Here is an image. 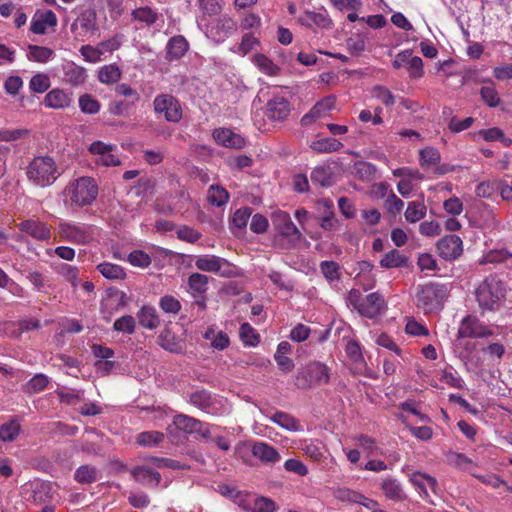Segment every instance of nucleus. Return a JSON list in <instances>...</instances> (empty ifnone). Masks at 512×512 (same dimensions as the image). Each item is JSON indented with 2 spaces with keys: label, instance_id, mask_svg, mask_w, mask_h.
Wrapping results in <instances>:
<instances>
[{
  "label": "nucleus",
  "instance_id": "41",
  "mask_svg": "<svg viewBox=\"0 0 512 512\" xmlns=\"http://www.w3.org/2000/svg\"><path fill=\"white\" fill-rule=\"evenodd\" d=\"M120 77L121 71L118 66L114 64L105 65L98 72V79L104 84L116 83Z\"/></svg>",
  "mask_w": 512,
  "mask_h": 512
},
{
  "label": "nucleus",
  "instance_id": "31",
  "mask_svg": "<svg viewBox=\"0 0 512 512\" xmlns=\"http://www.w3.org/2000/svg\"><path fill=\"white\" fill-rule=\"evenodd\" d=\"M427 207L423 200L411 201L408 203L405 211V219L409 223H416L426 215Z\"/></svg>",
  "mask_w": 512,
  "mask_h": 512
},
{
  "label": "nucleus",
  "instance_id": "20",
  "mask_svg": "<svg viewBox=\"0 0 512 512\" xmlns=\"http://www.w3.org/2000/svg\"><path fill=\"white\" fill-rule=\"evenodd\" d=\"M385 305L384 297L380 293H371L364 298L359 314L369 319L375 318L385 308Z\"/></svg>",
  "mask_w": 512,
  "mask_h": 512
},
{
  "label": "nucleus",
  "instance_id": "61",
  "mask_svg": "<svg viewBox=\"0 0 512 512\" xmlns=\"http://www.w3.org/2000/svg\"><path fill=\"white\" fill-rule=\"evenodd\" d=\"M372 94L373 97L380 100L387 107L392 106L395 103L394 95L388 88L384 86H375L372 90Z\"/></svg>",
  "mask_w": 512,
  "mask_h": 512
},
{
  "label": "nucleus",
  "instance_id": "15",
  "mask_svg": "<svg viewBox=\"0 0 512 512\" xmlns=\"http://www.w3.org/2000/svg\"><path fill=\"white\" fill-rule=\"evenodd\" d=\"M22 493L27 501L42 504L52 497V487L48 482L33 481L23 485Z\"/></svg>",
  "mask_w": 512,
  "mask_h": 512
},
{
  "label": "nucleus",
  "instance_id": "6",
  "mask_svg": "<svg viewBox=\"0 0 512 512\" xmlns=\"http://www.w3.org/2000/svg\"><path fill=\"white\" fill-rule=\"evenodd\" d=\"M71 205L84 207L91 205L98 195V186L91 177H80L71 182L65 189Z\"/></svg>",
  "mask_w": 512,
  "mask_h": 512
},
{
  "label": "nucleus",
  "instance_id": "4",
  "mask_svg": "<svg viewBox=\"0 0 512 512\" xmlns=\"http://www.w3.org/2000/svg\"><path fill=\"white\" fill-rule=\"evenodd\" d=\"M155 468H169L173 470L185 469L186 465L169 458L152 457L148 464L139 465L131 470L135 481L147 487H157L161 481V475Z\"/></svg>",
  "mask_w": 512,
  "mask_h": 512
},
{
  "label": "nucleus",
  "instance_id": "53",
  "mask_svg": "<svg viewBox=\"0 0 512 512\" xmlns=\"http://www.w3.org/2000/svg\"><path fill=\"white\" fill-rule=\"evenodd\" d=\"M159 307L168 314H177L181 310V303L172 295L162 296L159 300Z\"/></svg>",
  "mask_w": 512,
  "mask_h": 512
},
{
  "label": "nucleus",
  "instance_id": "26",
  "mask_svg": "<svg viewBox=\"0 0 512 512\" xmlns=\"http://www.w3.org/2000/svg\"><path fill=\"white\" fill-rule=\"evenodd\" d=\"M139 324L148 330H154L160 325V318L153 306L145 305L137 313Z\"/></svg>",
  "mask_w": 512,
  "mask_h": 512
},
{
  "label": "nucleus",
  "instance_id": "64",
  "mask_svg": "<svg viewBox=\"0 0 512 512\" xmlns=\"http://www.w3.org/2000/svg\"><path fill=\"white\" fill-rule=\"evenodd\" d=\"M335 106V100L332 97H327L317 102L312 108V111H315L316 116L319 118L326 115L329 111H331Z\"/></svg>",
  "mask_w": 512,
  "mask_h": 512
},
{
  "label": "nucleus",
  "instance_id": "56",
  "mask_svg": "<svg viewBox=\"0 0 512 512\" xmlns=\"http://www.w3.org/2000/svg\"><path fill=\"white\" fill-rule=\"evenodd\" d=\"M305 16H307L310 20V23L312 22L314 25H316L319 28H329L332 24L331 19L329 18V15L326 11L324 12H314V11H305Z\"/></svg>",
  "mask_w": 512,
  "mask_h": 512
},
{
  "label": "nucleus",
  "instance_id": "7",
  "mask_svg": "<svg viewBox=\"0 0 512 512\" xmlns=\"http://www.w3.org/2000/svg\"><path fill=\"white\" fill-rule=\"evenodd\" d=\"M296 380L302 389L325 385L330 381V368L320 361L310 362L298 371Z\"/></svg>",
  "mask_w": 512,
  "mask_h": 512
},
{
  "label": "nucleus",
  "instance_id": "9",
  "mask_svg": "<svg viewBox=\"0 0 512 512\" xmlns=\"http://www.w3.org/2000/svg\"><path fill=\"white\" fill-rule=\"evenodd\" d=\"M59 236L74 244H87L93 239V228L84 223L62 222L58 225Z\"/></svg>",
  "mask_w": 512,
  "mask_h": 512
},
{
  "label": "nucleus",
  "instance_id": "57",
  "mask_svg": "<svg viewBox=\"0 0 512 512\" xmlns=\"http://www.w3.org/2000/svg\"><path fill=\"white\" fill-rule=\"evenodd\" d=\"M251 215L252 208L250 207H243L236 210L232 217L233 226L240 230L245 228Z\"/></svg>",
  "mask_w": 512,
  "mask_h": 512
},
{
  "label": "nucleus",
  "instance_id": "34",
  "mask_svg": "<svg viewBox=\"0 0 512 512\" xmlns=\"http://www.w3.org/2000/svg\"><path fill=\"white\" fill-rule=\"evenodd\" d=\"M318 205L324 208V214L319 218V224L324 230H332L335 227L336 219L332 211L333 203L330 200L323 199Z\"/></svg>",
  "mask_w": 512,
  "mask_h": 512
},
{
  "label": "nucleus",
  "instance_id": "58",
  "mask_svg": "<svg viewBox=\"0 0 512 512\" xmlns=\"http://www.w3.org/2000/svg\"><path fill=\"white\" fill-rule=\"evenodd\" d=\"M29 86L35 93H44L50 87V79L47 75L39 73L31 78Z\"/></svg>",
  "mask_w": 512,
  "mask_h": 512
},
{
  "label": "nucleus",
  "instance_id": "37",
  "mask_svg": "<svg viewBox=\"0 0 512 512\" xmlns=\"http://www.w3.org/2000/svg\"><path fill=\"white\" fill-rule=\"evenodd\" d=\"M208 201L217 207L225 205L229 200L227 190L219 185H211L208 190Z\"/></svg>",
  "mask_w": 512,
  "mask_h": 512
},
{
  "label": "nucleus",
  "instance_id": "49",
  "mask_svg": "<svg viewBox=\"0 0 512 512\" xmlns=\"http://www.w3.org/2000/svg\"><path fill=\"white\" fill-rule=\"evenodd\" d=\"M49 383V378L45 374H36L25 385L27 393H39L43 391Z\"/></svg>",
  "mask_w": 512,
  "mask_h": 512
},
{
  "label": "nucleus",
  "instance_id": "13",
  "mask_svg": "<svg viewBox=\"0 0 512 512\" xmlns=\"http://www.w3.org/2000/svg\"><path fill=\"white\" fill-rule=\"evenodd\" d=\"M71 31L76 37L94 35L98 31L96 11L93 8L82 10L72 23Z\"/></svg>",
  "mask_w": 512,
  "mask_h": 512
},
{
  "label": "nucleus",
  "instance_id": "32",
  "mask_svg": "<svg viewBox=\"0 0 512 512\" xmlns=\"http://www.w3.org/2000/svg\"><path fill=\"white\" fill-rule=\"evenodd\" d=\"M343 147V144L335 138H322L313 141L310 148L317 153L337 152Z\"/></svg>",
  "mask_w": 512,
  "mask_h": 512
},
{
  "label": "nucleus",
  "instance_id": "18",
  "mask_svg": "<svg viewBox=\"0 0 512 512\" xmlns=\"http://www.w3.org/2000/svg\"><path fill=\"white\" fill-rule=\"evenodd\" d=\"M17 228L37 241H47L50 239L51 231L48 224L37 219L31 218L17 224Z\"/></svg>",
  "mask_w": 512,
  "mask_h": 512
},
{
  "label": "nucleus",
  "instance_id": "48",
  "mask_svg": "<svg viewBox=\"0 0 512 512\" xmlns=\"http://www.w3.org/2000/svg\"><path fill=\"white\" fill-rule=\"evenodd\" d=\"M245 509H250L252 512H274L275 503L265 497H257L253 499V503L244 506Z\"/></svg>",
  "mask_w": 512,
  "mask_h": 512
},
{
  "label": "nucleus",
  "instance_id": "44",
  "mask_svg": "<svg viewBox=\"0 0 512 512\" xmlns=\"http://www.w3.org/2000/svg\"><path fill=\"white\" fill-rule=\"evenodd\" d=\"M164 434L158 431H145L137 435L136 443L139 446H154L160 444Z\"/></svg>",
  "mask_w": 512,
  "mask_h": 512
},
{
  "label": "nucleus",
  "instance_id": "40",
  "mask_svg": "<svg viewBox=\"0 0 512 512\" xmlns=\"http://www.w3.org/2000/svg\"><path fill=\"white\" fill-rule=\"evenodd\" d=\"M132 19L143 23L146 26L154 24L158 19V14L150 7H140L132 11Z\"/></svg>",
  "mask_w": 512,
  "mask_h": 512
},
{
  "label": "nucleus",
  "instance_id": "22",
  "mask_svg": "<svg viewBox=\"0 0 512 512\" xmlns=\"http://www.w3.org/2000/svg\"><path fill=\"white\" fill-rule=\"evenodd\" d=\"M57 24V17L51 10L37 12L32 20L30 30L35 34H44L47 27H54Z\"/></svg>",
  "mask_w": 512,
  "mask_h": 512
},
{
  "label": "nucleus",
  "instance_id": "63",
  "mask_svg": "<svg viewBox=\"0 0 512 512\" xmlns=\"http://www.w3.org/2000/svg\"><path fill=\"white\" fill-rule=\"evenodd\" d=\"M81 55L84 57L85 61L95 63L101 60V55L103 54V50L98 47H92L90 45H84L80 49Z\"/></svg>",
  "mask_w": 512,
  "mask_h": 512
},
{
  "label": "nucleus",
  "instance_id": "52",
  "mask_svg": "<svg viewBox=\"0 0 512 512\" xmlns=\"http://www.w3.org/2000/svg\"><path fill=\"white\" fill-rule=\"evenodd\" d=\"M320 271L328 281L338 280L340 278V266L335 261H322L320 263Z\"/></svg>",
  "mask_w": 512,
  "mask_h": 512
},
{
  "label": "nucleus",
  "instance_id": "21",
  "mask_svg": "<svg viewBox=\"0 0 512 512\" xmlns=\"http://www.w3.org/2000/svg\"><path fill=\"white\" fill-rule=\"evenodd\" d=\"M213 138L217 144L227 148L240 149L245 145L244 138L228 128L215 129Z\"/></svg>",
  "mask_w": 512,
  "mask_h": 512
},
{
  "label": "nucleus",
  "instance_id": "60",
  "mask_svg": "<svg viewBox=\"0 0 512 512\" xmlns=\"http://www.w3.org/2000/svg\"><path fill=\"white\" fill-rule=\"evenodd\" d=\"M128 261L131 265L140 268H146L151 264L150 256L142 250H134L128 255Z\"/></svg>",
  "mask_w": 512,
  "mask_h": 512
},
{
  "label": "nucleus",
  "instance_id": "46",
  "mask_svg": "<svg viewBox=\"0 0 512 512\" xmlns=\"http://www.w3.org/2000/svg\"><path fill=\"white\" fill-rule=\"evenodd\" d=\"M254 63L263 73L269 76H275L279 72L278 66H276L271 59L263 54L255 55Z\"/></svg>",
  "mask_w": 512,
  "mask_h": 512
},
{
  "label": "nucleus",
  "instance_id": "42",
  "mask_svg": "<svg viewBox=\"0 0 512 512\" xmlns=\"http://www.w3.org/2000/svg\"><path fill=\"white\" fill-rule=\"evenodd\" d=\"M311 181L319 184L322 187H329L332 185V173L329 167L318 166L311 172Z\"/></svg>",
  "mask_w": 512,
  "mask_h": 512
},
{
  "label": "nucleus",
  "instance_id": "39",
  "mask_svg": "<svg viewBox=\"0 0 512 512\" xmlns=\"http://www.w3.org/2000/svg\"><path fill=\"white\" fill-rule=\"evenodd\" d=\"M27 56L30 60L45 63L54 56V51L44 46L29 45Z\"/></svg>",
  "mask_w": 512,
  "mask_h": 512
},
{
  "label": "nucleus",
  "instance_id": "24",
  "mask_svg": "<svg viewBox=\"0 0 512 512\" xmlns=\"http://www.w3.org/2000/svg\"><path fill=\"white\" fill-rule=\"evenodd\" d=\"M71 102V93H67L62 89H53L49 91L44 99L45 105L53 109H63L69 107Z\"/></svg>",
  "mask_w": 512,
  "mask_h": 512
},
{
  "label": "nucleus",
  "instance_id": "54",
  "mask_svg": "<svg viewBox=\"0 0 512 512\" xmlns=\"http://www.w3.org/2000/svg\"><path fill=\"white\" fill-rule=\"evenodd\" d=\"M56 271L70 282L72 286L76 287L78 285L79 270L77 267L62 263L57 266Z\"/></svg>",
  "mask_w": 512,
  "mask_h": 512
},
{
  "label": "nucleus",
  "instance_id": "47",
  "mask_svg": "<svg viewBox=\"0 0 512 512\" xmlns=\"http://www.w3.org/2000/svg\"><path fill=\"white\" fill-rule=\"evenodd\" d=\"M271 419L274 423L289 431H297L299 429L298 421L287 413L276 412Z\"/></svg>",
  "mask_w": 512,
  "mask_h": 512
},
{
  "label": "nucleus",
  "instance_id": "51",
  "mask_svg": "<svg viewBox=\"0 0 512 512\" xmlns=\"http://www.w3.org/2000/svg\"><path fill=\"white\" fill-rule=\"evenodd\" d=\"M20 431V424L17 420H11L0 426V439L2 441H12Z\"/></svg>",
  "mask_w": 512,
  "mask_h": 512
},
{
  "label": "nucleus",
  "instance_id": "35",
  "mask_svg": "<svg viewBox=\"0 0 512 512\" xmlns=\"http://www.w3.org/2000/svg\"><path fill=\"white\" fill-rule=\"evenodd\" d=\"M208 276L201 273H192L188 278V287L191 293L204 295L208 289Z\"/></svg>",
  "mask_w": 512,
  "mask_h": 512
},
{
  "label": "nucleus",
  "instance_id": "30",
  "mask_svg": "<svg viewBox=\"0 0 512 512\" xmlns=\"http://www.w3.org/2000/svg\"><path fill=\"white\" fill-rule=\"evenodd\" d=\"M377 168L366 161H357L352 167V173L361 181L369 182L376 178Z\"/></svg>",
  "mask_w": 512,
  "mask_h": 512
},
{
  "label": "nucleus",
  "instance_id": "38",
  "mask_svg": "<svg viewBox=\"0 0 512 512\" xmlns=\"http://www.w3.org/2000/svg\"><path fill=\"white\" fill-rule=\"evenodd\" d=\"M99 478V471L92 466L82 465L75 472V479L81 484H90L97 481Z\"/></svg>",
  "mask_w": 512,
  "mask_h": 512
},
{
  "label": "nucleus",
  "instance_id": "23",
  "mask_svg": "<svg viewBox=\"0 0 512 512\" xmlns=\"http://www.w3.org/2000/svg\"><path fill=\"white\" fill-rule=\"evenodd\" d=\"M381 489L385 497L395 502H402L407 499L402 484L394 478H386L381 483Z\"/></svg>",
  "mask_w": 512,
  "mask_h": 512
},
{
  "label": "nucleus",
  "instance_id": "19",
  "mask_svg": "<svg viewBox=\"0 0 512 512\" xmlns=\"http://www.w3.org/2000/svg\"><path fill=\"white\" fill-rule=\"evenodd\" d=\"M439 255L445 260H454L463 252V242L457 235H446L437 243Z\"/></svg>",
  "mask_w": 512,
  "mask_h": 512
},
{
  "label": "nucleus",
  "instance_id": "10",
  "mask_svg": "<svg viewBox=\"0 0 512 512\" xmlns=\"http://www.w3.org/2000/svg\"><path fill=\"white\" fill-rule=\"evenodd\" d=\"M154 112L163 114L168 122L178 123L182 119V107L178 99L170 94H159L153 101Z\"/></svg>",
  "mask_w": 512,
  "mask_h": 512
},
{
  "label": "nucleus",
  "instance_id": "55",
  "mask_svg": "<svg viewBox=\"0 0 512 512\" xmlns=\"http://www.w3.org/2000/svg\"><path fill=\"white\" fill-rule=\"evenodd\" d=\"M136 322L131 315H125L118 318L113 325L114 330L126 334H132L135 331Z\"/></svg>",
  "mask_w": 512,
  "mask_h": 512
},
{
  "label": "nucleus",
  "instance_id": "36",
  "mask_svg": "<svg viewBox=\"0 0 512 512\" xmlns=\"http://www.w3.org/2000/svg\"><path fill=\"white\" fill-rule=\"evenodd\" d=\"M97 270L101 273V275L110 280H118L125 278L126 274L124 269L110 262H103L97 265Z\"/></svg>",
  "mask_w": 512,
  "mask_h": 512
},
{
  "label": "nucleus",
  "instance_id": "28",
  "mask_svg": "<svg viewBox=\"0 0 512 512\" xmlns=\"http://www.w3.org/2000/svg\"><path fill=\"white\" fill-rule=\"evenodd\" d=\"M63 80L73 86H78L86 81L87 73L83 67L74 63H68L63 67Z\"/></svg>",
  "mask_w": 512,
  "mask_h": 512
},
{
  "label": "nucleus",
  "instance_id": "14",
  "mask_svg": "<svg viewBox=\"0 0 512 512\" xmlns=\"http://www.w3.org/2000/svg\"><path fill=\"white\" fill-rule=\"evenodd\" d=\"M271 220L272 225L274 229L277 231V233L284 237H287L289 239V242L296 243L301 239L302 234L299 231V229L295 226V224L292 222L288 213L284 211L274 212L272 214Z\"/></svg>",
  "mask_w": 512,
  "mask_h": 512
},
{
  "label": "nucleus",
  "instance_id": "1",
  "mask_svg": "<svg viewBox=\"0 0 512 512\" xmlns=\"http://www.w3.org/2000/svg\"><path fill=\"white\" fill-rule=\"evenodd\" d=\"M173 428L185 434L193 435L206 444L214 443L218 448H229L226 439L216 433L217 426L202 422L192 416L182 413L174 415L172 424L169 425L168 429L172 432Z\"/></svg>",
  "mask_w": 512,
  "mask_h": 512
},
{
  "label": "nucleus",
  "instance_id": "11",
  "mask_svg": "<svg viewBox=\"0 0 512 512\" xmlns=\"http://www.w3.org/2000/svg\"><path fill=\"white\" fill-rule=\"evenodd\" d=\"M188 402L208 414L215 415L226 412L222 400L213 397L211 393L205 389L189 393Z\"/></svg>",
  "mask_w": 512,
  "mask_h": 512
},
{
  "label": "nucleus",
  "instance_id": "5",
  "mask_svg": "<svg viewBox=\"0 0 512 512\" xmlns=\"http://www.w3.org/2000/svg\"><path fill=\"white\" fill-rule=\"evenodd\" d=\"M61 174L55 160L50 156L33 158L26 170L28 179L40 187L52 185Z\"/></svg>",
  "mask_w": 512,
  "mask_h": 512
},
{
  "label": "nucleus",
  "instance_id": "16",
  "mask_svg": "<svg viewBox=\"0 0 512 512\" xmlns=\"http://www.w3.org/2000/svg\"><path fill=\"white\" fill-rule=\"evenodd\" d=\"M235 452L244 463L250 466L258 465L259 462L273 464L280 460L277 450H235Z\"/></svg>",
  "mask_w": 512,
  "mask_h": 512
},
{
  "label": "nucleus",
  "instance_id": "2",
  "mask_svg": "<svg viewBox=\"0 0 512 512\" xmlns=\"http://www.w3.org/2000/svg\"><path fill=\"white\" fill-rule=\"evenodd\" d=\"M475 297L482 314L498 311L506 297V287L497 275H489L476 288Z\"/></svg>",
  "mask_w": 512,
  "mask_h": 512
},
{
  "label": "nucleus",
  "instance_id": "43",
  "mask_svg": "<svg viewBox=\"0 0 512 512\" xmlns=\"http://www.w3.org/2000/svg\"><path fill=\"white\" fill-rule=\"evenodd\" d=\"M240 337L246 346L255 347L260 342L259 334L249 323H243L241 325Z\"/></svg>",
  "mask_w": 512,
  "mask_h": 512
},
{
  "label": "nucleus",
  "instance_id": "8",
  "mask_svg": "<svg viewBox=\"0 0 512 512\" xmlns=\"http://www.w3.org/2000/svg\"><path fill=\"white\" fill-rule=\"evenodd\" d=\"M409 481L422 500L430 505L435 506L437 504L434 499H439L440 497L438 495V482L434 477L415 471L410 474Z\"/></svg>",
  "mask_w": 512,
  "mask_h": 512
},
{
  "label": "nucleus",
  "instance_id": "33",
  "mask_svg": "<svg viewBox=\"0 0 512 512\" xmlns=\"http://www.w3.org/2000/svg\"><path fill=\"white\" fill-rule=\"evenodd\" d=\"M408 258L397 249H392L384 255L380 261V266L383 268H398L407 265Z\"/></svg>",
  "mask_w": 512,
  "mask_h": 512
},
{
  "label": "nucleus",
  "instance_id": "17",
  "mask_svg": "<svg viewBox=\"0 0 512 512\" xmlns=\"http://www.w3.org/2000/svg\"><path fill=\"white\" fill-rule=\"evenodd\" d=\"M291 112V104L281 95H275L266 104V116L271 121H284Z\"/></svg>",
  "mask_w": 512,
  "mask_h": 512
},
{
  "label": "nucleus",
  "instance_id": "59",
  "mask_svg": "<svg viewBox=\"0 0 512 512\" xmlns=\"http://www.w3.org/2000/svg\"><path fill=\"white\" fill-rule=\"evenodd\" d=\"M480 95L483 101L490 107H496L500 103L498 92L493 85L481 87Z\"/></svg>",
  "mask_w": 512,
  "mask_h": 512
},
{
  "label": "nucleus",
  "instance_id": "25",
  "mask_svg": "<svg viewBox=\"0 0 512 512\" xmlns=\"http://www.w3.org/2000/svg\"><path fill=\"white\" fill-rule=\"evenodd\" d=\"M189 48V44L184 36L178 35L172 37L166 46L168 60H178L184 56Z\"/></svg>",
  "mask_w": 512,
  "mask_h": 512
},
{
  "label": "nucleus",
  "instance_id": "62",
  "mask_svg": "<svg viewBox=\"0 0 512 512\" xmlns=\"http://www.w3.org/2000/svg\"><path fill=\"white\" fill-rule=\"evenodd\" d=\"M446 460L449 464L456 466L460 469H467L472 461L464 454L457 453L453 450H449L446 454Z\"/></svg>",
  "mask_w": 512,
  "mask_h": 512
},
{
  "label": "nucleus",
  "instance_id": "29",
  "mask_svg": "<svg viewBox=\"0 0 512 512\" xmlns=\"http://www.w3.org/2000/svg\"><path fill=\"white\" fill-rule=\"evenodd\" d=\"M236 31V23L228 16H222L217 19L211 28V33L217 39H224Z\"/></svg>",
  "mask_w": 512,
  "mask_h": 512
},
{
  "label": "nucleus",
  "instance_id": "50",
  "mask_svg": "<svg viewBox=\"0 0 512 512\" xmlns=\"http://www.w3.org/2000/svg\"><path fill=\"white\" fill-rule=\"evenodd\" d=\"M440 152L433 147H426L420 151V164L422 167L436 165L440 162Z\"/></svg>",
  "mask_w": 512,
  "mask_h": 512
},
{
  "label": "nucleus",
  "instance_id": "27",
  "mask_svg": "<svg viewBox=\"0 0 512 512\" xmlns=\"http://www.w3.org/2000/svg\"><path fill=\"white\" fill-rule=\"evenodd\" d=\"M225 264H228L225 259L215 255L200 256L195 261L197 269L211 273H218Z\"/></svg>",
  "mask_w": 512,
  "mask_h": 512
},
{
  "label": "nucleus",
  "instance_id": "45",
  "mask_svg": "<svg viewBox=\"0 0 512 512\" xmlns=\"http://www.w3.org/2000/svg\"><path fill=\"white\" fill-rule=\"evenodd\" d=\"M79 107L83 113L90 115L97 114L101 109L99 101L90 94H83L80 96Z\"/></svg>",
  "mask_w": 512,
  "mask_h": 512
},
{
  "label": "nucleus",
  "instance_id": "12",
  "mask_svg": "<svg viewBox=\"0 0 512 512\" xmlns=\"http://www.w3.org/2000/svg\"><path fill=\"white\" fill-rule=\"evenodd\" d=\"M458 338H488L494 335L493 330L486 326L475 315H467L458 328Z\"/></svg>",
  "mask_w": 512,
  "mask_h": 512
},
{
  "label": "nucleus",
  "instance_id": "3",
  "mask_svg": "<svg viewBox=\"0 0 512 512\" xmlns=\"http://www.w3.org/2000/svg\"><path fill=\"white\" fill-rule=\"evenodd\" d=\"M448 294L449 288L446 284L430 282L417 287L415 303L426 314L437 313L443 309Z\"/></svg>",
  "mask_w": 512,
  "mask_h": 512
}]
</instances>
